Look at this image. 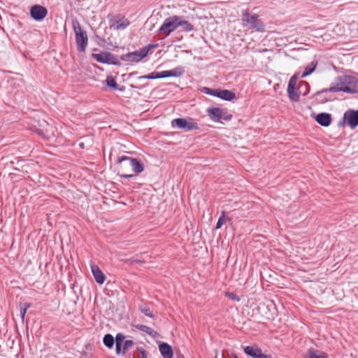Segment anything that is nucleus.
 <instances>
[{"label": "nucleus", "mask_w": 358, "mask_h": 358, "mask_svg": "<svg viewBox=\"0 0 358 358\" xmlns=\"http://www.w3.org/2000/svg\"><path fill=\"white\" fill-rule=\"evenodd\" d=\"M119 175L125 178L133 177L134 173H140L143 171V164L138 159L127 156H122L117 161Z\"/></svg>", "instance_id": "obj_1"}, {"label": "nucleus", "mask_w": 358, "mask_h": 358, "mask_svg": "<svg viewBox=\"0 0 358 358\" xmlns=\"http://www.w3.org/2000/svg\"><path fill=\"white\" fill-rule=\"evenodd\" d=\"M331 92H344L346 93H358V78L351 76H342L336 79V83L329 90Z\"/></svg>", "instance_id": "obj_2"}, {"label": "nucleus", "mask_w": 358, "mask_h": 358, "mask_svg": "<svg viewBox=\"0 0 358 358\" xmlns=\"http://www.w3.org/2000/svg\"><path fill=\"white\" fill-rule=\"evenodd\" d=\"M242 24L244 27L256 31L263 32L265 29L264 24L259 19L258 15H251L248 12L243 13Z\"/></svg>", "instance_id": "obj_3"}, {"label": "nucleus", "mask_w": 358, "mask_h": 358, "mask_svg": "<svg viewBox=\"0 0 358 358\" xmlns=\"http://www.w3.org/2000/svg\"><path fill=\"white\" fill-rule=\"evenodd\" d=\"M72 26L76 35V41L79 52H84L88 44V37L78 20H73Z\"/></svg>", "instance_id": "obj_4"}, {"label": "nucleus", "mask_w": 358, "mask_h": 358, "mask_svg": "<svg viewBox=\"0 0 358 358\" xmlns=\"http://www.w3.org/2000/svg\"><path fill=\"white\" fill-rule=\"evenodd\" d=\"M156 45H150L148 46L144 47L138 50H136L134 52H129L125 55H122L121 56V59L124 62H138L142 59L145 57L151 48H155Z\"/></svg>", "instance_id": "obj_5"}, {"label": "nucleus", "mask_w": 358, "mask_h": 358, "mask_svg": "<svg viewBox=\"0 0 358 358\" xmlns=\"http://www.w3.org/2000/svg\"><path fill=\"white\" fill-rule=\"evenodd\" d=\"M171 126L174 128L189 131L199 129L198 124L192 118H176L171 121Z\"/></svg>", "instance_id": "obj_6"}, {"label": "nucleus", "mask_w": 358, "mask_h": 358, "mask_svg": "<svg viewBox=\"0 0 358 358\" xmlns=\"http://www.w3.org/2000/svg\"><path fill=\"white\" fill-rule=\"evenodd\" d=\"M178 16H172L166 18L159 29L160 34H164L166 36H169L172 31L180 27Z\"/></svg>", "instance_id": "obj_7"}, {"label": "nucleus", "mask_w": 358, "mask_h": 358, "mask_svg": "<svg viewBox=\"0 0 358 358\" xmlns=\"http://www.w3.org/2000/svg\"><path fill=\"white\" fill-rule=\"evenodd\" d=\"M210 118L214 122H221L222 120H229L231 115H226L224 110L220 108H210L207 110Z\"/></svg>", "instance_id": "obj_8"}, {"label": "nucleus", "mask_w": 358, "mask_h": 358, "mask_svg": "<svg viewBox=\"0 0 358 358\" xmlns=\"http://www.w3.org/2000/svg\"><path fill=\"white\" fill-rule=\"evenodd\" d=\"M298 80V75L294 74L289 79L288 87H287V93L289 99L293 101H297L299 99V93L296 90V84Z\"/></svg>", "instance_id": "obj_9"}, {"label": "nucleus", "mask_w": 358, "mask_h": 358, "mask_svg": "<svg viewBox=\"0 0 358 358\" xmlns=\"http://www.w3.org/2000/svg\"><path fill=\"white\" fill-rule=\"evenodd\" d=\"M92 57L100 63L109 64H116L117 63V59L108 52L93 54Z\"/></svg>", "instance_id": "obj_10"}, {"label": "nucleus", "mask_w": 358, "mask_h": 358, "mask_svg": "<svg viewBox=\"0 0 358 358\" xmlns=\"http://www.w3.org/2000/svg\"><path fill=\"white\" fill-rule=\"evenodd\" d=\"M129 24V21L122 16H115L110 22V27L115 30L124 29Z\"/></svg>", "instance_id": "obj_11"}, {"label": "nucleus", "mask_w": 358, "mask_h": 358, "mask_svg": "<svg viewBox=\"0 0 358 358\" xmlns=\"http://www.w3.org/2000/svg\"><path fill=\"white\" fill-rule=\"evenodd\" d=\"M344 120L351 129L358 126V110H350L344 113Z\"/></svg>", "instance_id": "obj_12"}, {"label": "nucleus", "mask_w": 358, "mask_h": 358, "mask_svg": "<svg viewBox=\"0 0 358 358\" xmlns=\"http://www.w3.org/2000/svg\"><path fill=\"white\" fill-rule=\"evenodd\" d=\"M244 352L252 358H270L268 355L264 354L262 350L255 345L245 347Z\"/></svg>", "instance_id": "obj_13"}, {"label": "nucleus", "mask_w": 358, "mask_h": 358, "mask_svg": "<svg viewBox=\"0 0 358 358\" xmlns=\"http://www.w3.org/2000/svg\"><path fill=\"white\" fill-rule=\"evenodd\" d=\"M31 15L36 20H41L45 17L48 10L45 7L39 5L34 6L31 8Z\"/></svg>", "instance_id": "obj_14"}, {"label": "nucleus", "mask_w": 358, "mask_h": 358, "mask_svg": "<svg viewBox=\"0 0 358 358\" xmlns=\"http://www.w3.org/2000/svg\"><path fill=\"white\" fill-rule=\"evenodd\" d=\"M91 270L96 282L101 285L103 284L106 278L99 267L95 264H92L91 265Z\"/></svg>", "instance_id": "obj_15"}, {"label": "nucleus", "mask_w": 358, "mask_h": 358, "mask_svg": "<svg viewBox=\"0 0 358 358\" xmlns=\"http://www.w3.org/2000/svg\"><path fill=\"white\" fill-rule=\"evenodd\" d=\"M159 352L164 358H173V350L168 343H163L159 346Z\"/></svg>", "instance_id": "obj_16"}, {"label": "nucleus", "mask_w": 358, "mask_h": 358, "mask_svg": "<svg viewBox=\"0 0 358 358\" xmlns=\"http://www.w3.org/2000/svg\"><path fill=\"white\" fill-rule=\"evenodd\" d=\"M315 120L317 123L324 127H328L331 122V117L329 113H320L317 115Z\"/></svg>", "instance_id": "obj_17"}, {"label": "nucleus", "mask_w": 358, "mask_h": 358, "mask_svg": "<svg viewBox=\"0 0 358 358\" xmlns=\"http://www.w3.org/2000/svg\"><path fill=\"white\" fill-rule=\"evenodd\" d=\"M327 354L314 348H310L306 355V358H327Z\"/></svg>", "instance_id": "obj_18"}, {"label": "nucleus", "mask_w": 358, "mask_h": 358, "mask_svg": "<svg viewBox=\"0 0 358 358\" xmlns=\"http://www.w3.org/2000/svg\"><path fill=\"white\" fill-rule=\"evenodd\" d=\"M218 96L219 98L226 100V101H231L233 100L236 95L234 92L228 90H220L218 91Z\"/></svg>", "instance_id": "obj_19"}, {"label": "nucleus", "mask_w": 358, "mask_h": 358, "mask_svg": "<svg viewBox=\"0 0 358 358\" xmlns=\"http://www.w3.org/2000/svg\"><path fill=\"white\" fill-rule=\"evenodd\" d=\"M136 327L143 331V332H145L146 334H148V335L151 336L152 337L155 338L157 336V332H156L155 330H153L152 328L146 326V325H143V324H138L136 326Z\"/></svg>", "instance_id": "obj_20"}, {"label": "nucleus", "mask_w": 358, "mask_h": 358, "mask_svg": "<svg viewBox=\"0 0 358 358\" xmlns=\"http://www.w3.org/2000/svg\"><path fill=\"white\" fill-rule=\"evenodd\" d=\"M317 65V61H313L309 64H308L305 68V71H303V73L301 75V78H305V77L309 76L310 74H311L315 71Z\"/></svg>", "instance_id": "obj_21"}, {"label": "nucleus", "mask_w": 358, "mask_h": 358, "mask_svg": "<svg viewBox=\"0 0 358 358\" xmlns=\"http://www.w3.org/2000/svg\"><path fill=\"white\" fill-rule=\"evenodd\" d=\"M114 341L115 340L113 336L109 334L105 335L103 339L104 345L108 348H112L113 347Z\"/></svg>", "instance_id": "obj_22"}, {"label": "nucleus", "mask_w": 358, "mask_h": 358, "mask_svg": "<svg viewBox=\"0 0 358 358\" xmlns=\"http://www.w3.org/2000/svg\"><path fill=\"white\" fill-rule=\"evenodd\" d=\"M178 21L180 22V27H182L185 31H189L193 29V25L189 22L183 20L182 17H179Z\"/></svg>", "instance_id": "obj_23"}, {"label": "nucleus", "mask_w": 358, "mask_h": 358, "mask_svg": "<svg viewBox=\"0 0 358 358\" xmlns=\"http://www.w3.org/2000/svg\"><path fill=\"white\" fill-rule=\"evenodd\" d=\"M169 71L171 72V77H180L184 73L185 70L183 67L178 66L174 69L169 70Z\"/></svg>", "instance_id": "obj_24"}, {"label": "nucleus", "mask_w": 358, "mask_h": 358, "mask_svg": "<svg viewBox=\"0 0 358 358\" xmlns=\"http://www.w3.org/2000/svg\"><path fill=\"white\" fill-rule=\"evenodd\" d=\"M31 307V304L29 303H24L20 305V317L22 321L24 322L25 315L28 308Z\"/></svg>", "instance_id": "obj_25"}, {"label": "nucleus", "mask_w": 358, "mask_h": 358, "mask_svg": "<svg viewBox=\"0 0 358 358\" xmlns=\"http://www.w3.org/2000/svg\"><path fill=\"white\" fill-rule=\"evenodd\" d=\"M230 220H231V219L229 217H225L224 212H222L221 216L220 217V218L217 220L216 229H220L225 222H227V221L229 222Z\"/></svg>", "instance_id": "obj_26"}, {"label": "nucleus", "mask_w": 358, "mask_h": 358, "mask_svg": "<svg viewBox=\"0 0 358 358\" xmlns=\"http://www.w3.org/2000/svg\"><path fill=\"white\" fill-rule=\"evenodd\" d=\"M134 345V343L131 340H127L122 344V353L125 354L130 348Z\"/></svg>", "instance_id": "obj_27"}, {"label": "nucleus", "mask_w": 358, "mask_h": 358, "mask_svg": "<svg viewBox=\"0 0 358 358\" xmlns=\"http://www.w3.org/2000/svg\"><path fill=\"white\" fill-rule=\"evenodd\" d=\"M155 77L157 78H164L171 77V72L169 71H163L161 72H156Z\"/></svg>", "instance_id": "obj_28"}, {"label": "nucleus", "mask_w": 358, "mask_h": 358, "mask_svg": "<svg viewBox=\"0 0 358 358\" xmlns=\"http://www.w3.org/2000/svg\"><path fill=\"white\" fill-rule=\"evenodd\" d=\"M129 358H147L145 350H141L136 352H134L131 357Z\"/></svg>", "instance_id": "obj_29"}, {"label": "nucleus", "mask_w": 358, "mask_h": 358, "mask_svg": "<svg viewBox=\"0 0 358 358\" xmlns=\"http://www.w3.org/2000/svg\"><path fill=\"white\" fill-rule=\"evenodd\" d=\"M106 81L108 86L113 87L114 89H117V83H116L115 80L112 76L108 77Z\"/></svg>", "instance_id": "obj_30"}, {"label": "nucleus", "mask_w": 358, "mask_h": 358, "mask_svg": "<svg viewBox=\"0 0 358 358\" xmlns=\"http://www.w3.org/2000/svg\"><path fill=\"white\" fill-rule=\"evenodd\" d=\"M125 341V336L122 334H117L115 337V343L122 345Z\"/></svg>", "instance_id": "obj_31"}, {"label": "nucleus", "mask_w": 358, "mask_h": 358, "mask_svg": "<svg viewBox=\"0 0 358 358\" xmlns=\"http://www.w3.org/2000/svg\"><path fill=\"white\" fill-rule=\"evenodd\" d=\"M225 295L229 299H231V300H234V301H240L239 296L236 294H235V293L227 292L225 293Z\"/></svg>", "instance_id": "obj_32"}, {"label": "nucleus", "mask_w": 358, "mask_h": 358, "mask_svg": "<svg viewBox=\"0 0 358 358\" xmlns=\"http://www.w3.org/2000/svg\"><path fill=\"white\" fill-rule=\"evenodd\" d=\"M140 310L146 316H148L149 317H153V315H152V312H151V310H150L149 308H148V307H141Z\"/></svg>", "instance_id": "obj_33"}, {"label": "nucleus", "mask_w": 358, "mask_h": 358, "mask_svg": "<svg viewBox=\"0 0 358 358\" xmlns=\"http://www.w3.org/2000/svg\"><path fill=\"white\" fill-rule=\"evenodd\" d=\"M155 73H156L154 72V73H150L148 75L140 76L138 78L139 79H157V78L155 77Z\"/></svg>", "instance_id": "obj_34"}, {"label": "nucleus", "mask_w": 358, "mask_h": 358, "mask_svg": "<svg viewBox=\"0 0 358 358\" xmlns=\"http://www.w3.org/2000/svg\"><path fill=\"white\" fill-rule=\"evenodd\" d=\"M218 91H219V89H215V90H213V89H210V92L209 93L210 95H212L213 96H218Z\"/></svg>", "instance_id": "obj_35"}, {"label": "nucleus", "mask_w": 358, "mask_h": 358, "mask_svg": "<svg viewBox=\"0 0 358 358\" xmlns=\"http://www.w3.org/2000/svg\"><path fill=\"white\" fill-rule=\"evenodd\" d=\"M115 351L117 355L122 352V345L116 344Z\"/></svg>", "instance_id": "obj_36"}, {"label": "nucleus", "mask_w": 358, "mask_h": 358, "mask_svg": "<svg viewBox=\"0 0 358 358\" xmlns=\"http://www.w3.org/2000/svg\"><path fill=\"white\" fill-rule=\"evenodd\" d=\"M202 91H203V92H204L205 94H209V93H210V88H208V87H203Z\"/></svg>", "instance_id": "obj_37"}, {"label": "nucleus", "mask_w": 358, "mask_h": 358, "mask_svg": "<svg viewBox=\"0 0 358 358\" xmlns=\"http://www.w3.org/2000/svg\"><path fill=\"white\" fill-rule=\"evenodd\" d=\"M79 147L81 148H85V143L83 142H80L79 143Z\"/></svg>", "instance_id": "obj_38"}, {"label": "nucleus", "mask_w": 358, "mask_h": 358, "mask_svg": "<svg viewBox=\"0 0 358 358\" xmlns=\"http://www.w3.org/2000/svg\"><path fill=\"white\" fill-rule=\"evenodd\" d=\"M133 262L140 263V262H143L141 260H138V259H135V260H133Z\"/></svg>", "instance_id": "obj_39"}, {"label": "nucleus", "mask_w": 358, "mask_h": 358, "mask_svg": "<svg viewBox=\"0 0 358 358\" xmlns=\"http://www.w3.org/2000/svg\"><path fill=\"white\" fill-rule=\"evenodd\" d=\"M236 358H238V357H236Z\"/></svg>", "instance_id": "obj_40"}]
</instances>
